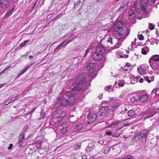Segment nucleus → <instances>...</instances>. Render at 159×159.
Listing matches in <instances>:
<instances>
[{"mask_svg":"<svg viewBox=\"0 0 159 159\" xmlns=\"http://www.w3.org/2000/svg\"><path fill=\"white\" fill-rule=\"evenodd\" d=\"M114 30L113 35L120 42H123L130 33V29L125 26L121 21L116 23Z\"/></svg>","mask_w":159,"mask_h":159,"instance_id":"nucleus-1","label":"nucleus"},{"mask_svg":"<svg viewBox=\"0 0 159 159\" xmlns=\"http://www.w3.org/2000/svg\"><path fill=\"white\" fill-rule=\"evenodd\" d=\"M75 98L73 94V91H69L66 94L61 95L58 98V101L55 104L57 107H60L67 105H73L75 103Z\"/></svg>","mask_w":159,"mask_h":159,"instance_id":"nucleus-2","label":"nucleus"},{"mask_svg":"<svg viewBox=\"0 0 159 159\" xmlns=\"http://www.w3.org/2000/svg\"><path fill=\"white\" fill-rule=\"evenodd\" d=\"M156 0H141L139 3V6L143 10L145 9V7L152 5L154 4Z\"/></svg>","mask_w":159,"mask_h":159,"instance_id":"nucleus-3","label":"nucleus"},{"mask_svg":"<svg viewBox=\"0 0 159 159\" xmlns=\"http://www.w3.org/2000/svg\"><path fill=\"white\" fill-rule=\"evenodd\" d=\"M96 64L91 63L86 66V70L89 71L88 75H91L96 70Z\"/></svg>","mask_w":159,"mask_h":159,"instance_id":"nucleus-4","label":"nucleus"},{"mask_svg":"<svg viewBox=\"0 0 159 159\" xmlns=\"http://www.w3.org/2000/svg\"><path fill=\"white\" fill-rule=\"evenodd\" d=\"M92 57L96 60H101L102 63L104 62L106 59V57H104L102 53H98L96 52L93 54Z\"/></svg>","mask_w":159,"mask_h":159,"instance_id":"nucleus-5","label":"nucleus"},{"mask_svg":"<svg viewBox=\"0 0 159 159\" xmlns=\"http://www.w3.org/2000/svg\"><path fill=\"white\" fill-rule=\"evenodd\" d=\"M86 82L85 77L84 75L81 74L78 76L75 82L77 85H82L84 84Z\"/></svg>","mask_w":159,"mask_h":159,"instance_id":"nucleus-6","label":"nucleus"},{"mask_svg":"<svg viewBox=\"0 0 159 159\" xmlns=\"http://www.w3.org/2000/svg\"><path fill=\"white\" fill-rule=\"evenodd\" d=\"M9 6L7 0H0V7L3 9H5L8 8Z\"/></svg>","mask_w":159,"mask_h":159,"instance_id":"nucleus-7","label":"nucleus"},{"mask_svg":"<svg viewBox=\"0 0 159 159\" xmlns=\"http://www.w3.org/2000/svg\"><path fill=\"white\" fill-rule=\"evenodd\" d=\"M88 89V86H85V88H84L83 89H82L81 86L77 85L75 87H74L73 88V90L70 91H73V94H74V91H77V92H80L82 93L84 91V90H86Z\"/></svg>","mask_w":159,"mask_h":159,"instance_id":"nucleus-8","label":"nucleus"},{"mask_svg":"<svg viewBox=\"0 0 159 159\" xmlns=\"http://www.w3.org/2000/svg\"><path fill=\"white\" fill-rule=\"evenodd\" d=\"M139 101L141 102H145L148 100V98L147 94H142V93H139Z\"/></svg>","mask_w":159,"mask_h":159,"instance_id":"nucleus-9","label":"nucleus"},{"mask_svg":"<svg viewBox=\"0 0 159 159\" xmlns=\"http://www.w3.org/2000/svg\"><path fill=\"white\" fill-rule=\"evenodd\" d=\"M108 112V108L107 107H101L99 111V114L102 116H104Z\"/></svg>","mask_w":159,"mask_h":159,"instance_id":"nucleus-10","label":"nucleus"},{"mask_svg":"<svg viewBox=\"0 0 159 159\" xmlns=\"http://www.w3.org/2000/svg\"><path fill=\"white\" fill-rule=\"evenodd\" d=\"M25 134L24 133H21L19 137V145L20 146H21L25 142Z\"/></svg>","mask_w":159,"mask_h":159,"instance_id":"nucleus-11","label":"nucleus"},{"mask_svg":"<svg viewBox=\"0 0 159 159\" xmlns=\"http://www.w3.org/2000/svg\"><path fill=\"white\" fill-rule=\"evenodd\" d=\"M97 114L93 113L92 115L89 114L87 116V118L90 122H93L96 119L97 116Z\"/></svg>","mask_w":159,"mask_h":159,"instance_id":"nucleus-12","label":"nucleus"},{"mask_svg":"<svg viewBox=\"0 0 159 159\" xmlns=\"http://www.w3.org/2000/svg\"><path fill=\"white\" fill-rule=\"evenodd\" d=\"M150 75L148 74V75H145L143 76L145 80L147 81L148 83L153 81L154 80V77L153 76H150Z\"/></svg>","mask_w":159,"mask_h":159,"instance_id":"nucleus-13","label":"nucleus"},{"mask_svg":"<svg viewBox=\"0 0 159 159\" xmlns=\"http://www.w3.org/2000/svg\"><path fill=\"white\" fill-rule=\"evenodd\" d=\"M66 114V112L65 110H60L57 112V118H62Z\"/></svg>","mask_w":159,"mask_h":159,"instance_id":"nucleus-14","label":"nucleus"},{"mask_svg":"<svg viewBox=\"0 0 159 159\" xmlns=\"http://www.w3.org/2000/svg\"><path fill=\"white\" fill-rule=\"evenodd\" d=\"M96 52L99 53L104 52H105L104 47L101 44H98L97 46Z\"/></svg>","mask_w":159,"mask_h":159,"instance_id":"nucleus-15","label":"nucleus"},{"mask_svg":"<svg viewBox=\"0 0 159 159\" xmlns=\"http://www.w3.org/2000/svg\"><path fill=\"white\" fill-rule=\"evenodd\" d=\"M151 60H152L153 62L158 61L159 60V55H155L152 56L150 58L149 62L150 65H151L152 62H151Z\"/></svg>","mask_w":159,"mask_h":159,"instance_id":"nucleus-16","label":"nucleus"},{"mask_svg":"<svg viewBox=\"0 0 159 159\" xmlns=\"http://www.w3.org/2000/svg\"><path fill=\"white\" fill-rule=\"evenodd\" d=\"M130 100L131 102H134L136 101H139V93H137L134 96L132 97Z\"/></svg>","mask_w":159,"mask_h":159,"instance_id":"nucleus-17","label":"nucleus"},{"mask_svg":"<svg viewBox=\"0 0 159 159\" xmlns=\"http://www.w3.org/2000/svg\"><path fill=\"white\" fill-rule=\"evenodd\" d=\"M67 125L66 124H64L62 125L60 127V129L62 131V133H65L67 130Z\"/></svg>","mask_w":159,"mask_h":159,"instance_id":"nucleus-18","label":"nucleus"},{"mask_svg":"<svg viewBox=\"0 0 159 159\" xmlns=\"http://www.w3.org/2000/svg\"><path fill=\"white\" fill-rule=\"evenodd\" d=\"M14 98H12V97H10L6 100L4 102V104L7 105L11 102L12 101L14 100Z\"/></svg>","mask_w":159,"mask_h":159,"instance_id":"nucleus-19","label":"nucleus"},{"mask_svg":"<svg viewBox=\"0 0 159 159\" xmlns=\"http://www.w3.org/2000/svg\"><path fill=\"white\" fill-rule=\"evenodd\" d=\"M119 122L118 121H115L112 122L111 124L107 126V128H110L111 127L115 128V125H118Z\"/></svg>","mask_w":159,"mask_h":159,"instance_id":"nucleus-20","label":"nucleus"},{"mask_svg":"<svg viewBox=\"0 0 159 159\" xmlns=\"http://www.w3.org/2000/svg\"><path fill=\"white\" fill-rule=\"evenodd\" d=\"M128 116H133L135 115V111L133 110H131L129 111L128 112Z\"/></svg>","mask_w":159,"mask_h":159,"instance_id":"nucleus-21","label":"nucleus"},{"mask_svg":"<svg viewBox=\"0 0 159 159\" xmlns=\"http://www.w3.org/2000/svg\"><path fill=\"white\" fill-rule=\"evenodd\" d=\"M144 135V138L147 139L148 137V135L149 134V131L148 130H144L142 131Z\"/></svg>","mask_w":159,"mask_h":159,"instance_id":"nucleus-22","label":"nucleus"},{"mask_svg":"<svg viewBox=\"0 0 159 159\" xmlns=\"http://www.w3.org/2000/svg\"><path fill=\"white\" fill-rule=\"evenodd\" d=\"M152 93H154L155 96L156 97H159V88L153 89L152 92Z\"/></svg>","mask_w":159,"mask_h":159,"instance_id":"nucleus-23","label":"nucleus"},{"mask_svg":"<svg viewBox=\"0 0 159 159\" xmlns=\"http://www.w3.org/2000/svg\"><path fill=\"white\" fill-rule=\"evenodd\" d=\"M31 64L30 65L27 66L26 68H25L22 71L21 73L20 74V75H22V74L25 73L26 71L29 69L31 67Z\"/></svg>","mask_w":159,"mask_h":159,"instance_id":"nucleus-24","label":"nucleus"},{"mask_svg":"<svg viewBox=\"0 0 159 159\" xmlns=\"http://www.w3.org/2000/svg\"><path fill=\"white\" fill-rule=\"evenodd\" d=\"M138 70L139 71V70L141 71L140 72V73L141 74H144V75H148V74H147V71L144 69L142 68H140L139 69V68H138Z\"/></svg>","mask_w":159,"mask_h":159,"instance_id":"nucleus-25","label":"nucleus"},{"mask_svg":"<svg viewBox=\"0 0 159 159\" xmlns=\"http://www.w3.org/2000/svg\"><path fill=\"white\" fill-rule=\"evenodd\" d=\"M152 63L151 65H153L154 66L157 67L155 68H157L158 67H159V60L158 61L152 62Z\"/></svg>","mask_w":159,"mask_h":159,"instance_id":"nucleus-26","label":"nucleus"},{"mask_svg":"<svg viewBox=\"0 0 159 159\" xmlns=\"http://www.w3.org/2000/svg\"><path fill=\"white\" fill-rule=\"evenodd\" d=\"M120 106V104H117L116 105H114L113 106L111 107L110 109L112 111H114L116 109H117Z\"/></svg>","mask_w":159,"mask_h":159,"instance_id":"nucleus-27","label":"nucleus"},{"mask_svg":"<svg viewBox=\"0 0 159 159\" xmlns=\"http://www.w3.org/2000/svg\"><path fill=\"white\" fill-rule=\"evenodd\" d=\"M92 48L90 46L85 51V55L84 56V57H85L90 52V51L92 50Z\"/></svg>","mask_w":159,"mask_h":159,"instance_id":"nucleus-28","label":"nucleus"},{"mask_svg":"<svg viewBox=\"0 0 159 159\" xmlns=\"http://www.w3.org/2000/svg\"><path fill=\"white\" fill-rule=\"evenodd\" d=\"M30 42V40H25L23 43H20V46L21 47H24L26 43H29Z\"/></svg>","mask_w":159,"mask_h":159,"instance_id":"nucleus-29","label":"nucleus"},{"mask_svg":"<svg viewBox=\"0 0 159 159\" xmlns=\"http://www.w3.org/2000/svg\"><path fill=\"white\" fill-rule=\"evenodd\" d=\"M139 139L138 137L136 135H135L132 139V141L134 143L136 141H138Z\"/></svg>","mask_w":159,"mask_h":159,"instance_id":"nucleus-30","label":"nucleus"},{"mask_svg":"<svg viewBox=\"0 0 159 159\" xmlns=\"http://www.w3.org/2000/svg\"><path fill=\"white\" fill-rule=\"evenodd\" d=\"M139 138V139H140L141 138H142L143 137H144V135L143 134V133L142 131L140 132L138 134L136 135Z\"/></svg>","mask_w":159,"mask_h":159,"instance_id":"nucleus-31","label":"nucleus"},{"mask_svg":"<svg viewBox=\"0 0 159 159\" xmlns=\"http://www.w3.org/2000/svg\"><path fill=\"white\" fill-rule=\"evenodd\" d=\"M63 47V46H61L59 45L54 50V51L56 52H58L61 48Z\"/></svg>","mask_w":159,"mask_h":159,"instance_id":"nucleus-32","label":"nucleus"},{"mask_svg":"<svg viewBox=\"0 0 159 159\" xmlns=\"http://www.w3.org/2000/svg\"><path fill=\"white\" fill-rule=\"evenodd\" d=\"M118 40L119 43H116L115 44V45L114 46V48H119L121 45L120 43L121 42H120Z\"/></svg>","mask_w":159,"mask_h":159,"instance_id":"nucleus-33","label":"nucleus"},{"mask_svg":"<svg viewBox=\"0 0 159 159\" xmlns=\"http://www.w3.org/2000/svg\"><path fill=\"white\" fill-rule=\"evenodd\" d=\"M107 41L109 43H110L111 44H113L112 38L111 37H109L108 38Z\"/></svg>","mask_w":159,"mask_h":159,"instance_id":"nucleus-34","label":"nucleus"},{"mask_svg":"<svg viewBox=\"0 0 159 159\" xmlns=\"http://www.w3.org/2000/svg\"><path fill=\"white\" fill-rule=\"evenodd\" d=\"M125 84V83L124 81H119L118 85L119 86L122 87Z\"/></svg>","mask_w":159,"mask_h":159,"instance_id":"nucleus-35","label":"nucleus"},{"mask_svg":"<svg viewBox=\"0 0 159 159\" xmlns=\"http://www.w3.org/2000/svg\"><path fill=\"white\" fill-rule=\"evenodd\" d=\"M81 1H78L76 3H75L74 5V7L77 8L78 6L80 4Z\"/></svg>","mask_w":159,"mask_h":159,"instance_id":"nucleus-36","label":"nucleus"},{"mask_svg":"<svg viewBox=\"0 0 159 159\" xmlns=\"http://www.w3.org/2000/svg\"><path fill=\"white\" fill-rule=\"evenodd\" d=\"M122 159H134V158L132 156L128 155L123 157Z\"/></svg>","mask_w":159,"mask_h":159,"instance_id":"nucleus-37","label":"nucleus"},{"mask_svg":"<svg viewBox=\"0 0 159 159\" xmlns=\"http://www.w3.org/2000/svg\"><path fill=\"white\" fill-rule=\"evenodd\" d=\"M138 36L139 38V39L140 40H143L144 39V37L142 34H138Z\"/></svg>","mask_w":159,"mask_h":159,"instance_id":"nucleus-38","label":"nucleus"},{"mask_svg":"<svg viewBox=\"0 0 159 159\" xmlns=\"http://www.w3.org/2000/svg\"><path fill=\"white\" fill-rule=\"evenodd\" d=\"M141 53L142 54L145 55L147 53L146 50L143 48L141 50Z\"/></svg>","mask_w":159,"mask_h":159,"instance_id":"nucleus-39","label":"nucleus"},{"mask_svg":"<svg viewBox=\"0 0 159 159\" xmlns=\"http://www.w3.org/2000/svg\"><path fill=\"white\" fill-rule=\"evenodd\" d=\"M80 147V144H77L75 145L74 146V148L75 149H77Z\"/></svg>","mask_w":159,"mask_h":159,"instance_id":"nucleus-40","label":"nucleus"},{"mask_svg":"<svg viewBox=\"0 0 159 159\" xmlns=\"http://www.w3.org/2000/svg\"><path fill=\"white\" fill-rule=\"evenodd\" d=\"M77 130L78 131H80L83 128V126L82 125H80L79 126L77 125Z\"/></svg>","mask_w":159,"mask_h":159,"instance_id":"nucleus-41","label":"nucleus"},{"mask_svg":"<svg viewBox=\"0 0 159 159\" xmlns=\"http://www.w3.org/2000/svg\"><path fill=\"white\" fill-rule=\"evenodd\" d=\"M150 26H149L150 30H153L154 28V26L151 23H150Z\"/></svg>","mask_w":159,"mask_h":159,"instance_id":"nucleus-42","label":"nucleus"},{"mask_svg":"<svg viewBox=\"0 0 159 159\" xmlns=\"http://www.w3.org/2000/svg\"><path fill=\"white\" fill-rule=\"evenodd\" d=\"M120 134L119 133L116 134L115 133L113 135H112V136L118 137L120 136Z\"/></svg>","mask_w":159,"mask_h":159,"instance_id":"nucleus-43","label":"nucleus"},{"mask_svg":"<svg viewBox=\"0 0 159 159\" xmlns=\"http://www.w3.org/2000/svg\"><path fill=\"white\" fill-rule=\"evenodd\" d=\"M106 134L107 136H110L112 135V134L111 131H108L106 132Z\"/></svg>","mask_w":159,"mask_h":159,"instance_id":"nucleus-44","label":"nucleus"},{"mask_svg":"<svg viewBox=\"0 0 159 159\" xmlns=\"http://www.w3.org/2000/svg\"><path fill=\"white\" fill-rule=\"evenodd\" d=\"M13 145L12 143H11L9 144V146L8 147V150L11 149L13 147Z\"/></svg>","mask_w":159,"mask_h":159,"instance_id":"nucleus-45","label":"nucleus"},{"mask_svg":"<svg viewBox=\"0 0 159 159\" xmlns=\"http://www.w3.org/2000/svg\"><path fill=\"white\" fill-rule=\"evenodd\" d=\"M153 115V113H150V114L147 117L148 118H150V117L152 116Z\"/></svg>","mask_w":159,"mask_h":159,"instance_id":"nucleus-46","label":"nucleus"},{"mask_svg":"<svg viewBox=\"0 0 159 159\" xmlns=\"http://www.w3.org/2000/svg\"><path fill=\"white\" fill-rule=\"evenodd\" d=\"M71 41V40H70V41L67 42L66 43H65L64 45L63 46V47H65L67 44L68 43H69Z\"/></svg>","mask_w":159,"mask_h":159,"instance_id":"nucleus-47","label":"nucleus"},{"mask_svg":"<svg viewBox=\"0 0 159 159\" xmlns=\"http://www.w3.org/2000/svg\"><path fill=\"white\" fill-rule=\"evenodd\" d=\"M124 125L125 126H127L129 125L130 124H129L128 122H126L125 123Z\"/></svg>","mask_w":159,"mask_h":159,"instance_id":"nucleus-48","label":"nucleus"},{"mask_svg":"<svg viewBox=\"0 0 159 159\" xmlns=\"http://www.w3.org/2000/svg\"><path fill=\"white\" fill-rule=\"evenodd\" d=\"M11 10H10V11L7 12L6 13V15L7 16L11 15Z\"/></svg>","mask_w":159,"mask_h":159,"instance_id":"nucleus-49","label":"nucleus"},{"mask_svg":"<svg viewBox=\"0 0 159 159\" xmlns=\"http://www.w3.org/2000/svg\"><path fill=\"white\" fill-rule=\"evenodd\" d=\"M10 66H9L5 68L4 70H3L4 71V72H5L7 69H8L10 68Z\"/></svg>","mask_w":159,"mask_h":159,"instance_id":"nucleus-50","label":"nucleus"},{"mask_svg":"<svg viewBox=\"0 0 159 159\" xmlns=\"http://www.w3.org/2000/svg\"><path fill=\"white\" fill-rule=\"evenodd\" d=\"M99 98L101 99H102V94H99V96H98Z\"/></svg>","mask_w":159,"mask_h":159,"instance_id":"nucleus-51","label":"nucleus"},{"mask_svg":"<svg viewBox=\"0 0 159 159\" xmlns=\"http://www.w3.org/2000/svg\"><path fill=\"white\" fill-rule=\"evenodd\" d=\"M143 78H140L139 80V82L141 83H142L143 82Z\"/></svg>","mask_w":159,"mask_h":159,"instance_id":"nucleus-52","label":"nucleus"},{"mask_svg":"<svg viewBox=\"0 0 159 159\" xmlns=\"http://www.w3.org/2000/svg\"><path fill=\"white\" fill-rule=\"evenodd\" d=\"M99 143L101 144L102 145L104 143V141H103L102 140H100V141L99 142Z\"/></svg>","mask_w":159,"mask_h":159,"instance_id":"nucleus-53","label":"nucleus"},{"mask_svg":"<svg viewBox=\"0 0 159 159\" xmlns=\"http://www.w3.org/2000/svg\"><path fill=\"white\" fill-rule=\"evenodd\" d=\"M29 54V52H26L25 54V55H23V57H25V56H28V55Z\"/></svg>","mask_w":159,"mask_h":159,"instance_id":"nucleus-54","label":"nucleus"},{"mask_svg":"<svg viewBox=\"0 0 159 159\" xmlns=\"http://www.w3.org/2000/svg\"><path fill=\"white\" fill-rule=\"evenodd\" d=\"M6 84L3 83L2 84H0V88H1L3 86L5 85Z\"/></svg>","mask_w":159,"mask_h":159,"instance_id":"nucleus-55","label":"nucleus"},{"mask_svg":"<svg viewBox=\"0 0 159 159\" xmlns=\"http://www.w3.org/2000/svg\"><path fill=\"white\" fill-rule=\"evenodd\" d=\"M65 41H64L63 42L61 43L59 45L61 46H63L62 45L65 43Z\"/></svg>","mask_w":159,"mask_h":159,"instance_id":"nucleus-56","label":"nucleus"},{"mask_svg":"<svg viewBox=\"0 0 159 159\" xmlns=\"http://www.w3.org/2000/svg\"><path fill=\"white\" fill-rule=\"evenodd\" d=\"M125 5L124 4H122L121 5V7L120 8H121L122 9H124V8Z\"/></svg>","mask_w":159,"mask_h":159,"instance_id":"nucleus-57","label":"nucleus"},{"mask_svg":"<svg viewBox=\"0 0 159 159\" xmlns=\"http://www.w3.org/2000/svg\"><path fill=\"white\" fill-rule=\"evenodd\" d=\"M29 58L30 59H32L33 58V57L31 55H30L29 57Z\"/></svg>","mask_w":159,"mask_h":159,"instance_id":"nucleus-58","label":"nucleus"},{"mask_svg":"<svg viewBox=\"0 0 159 159\" xmlns=\"http://www.w3.org/2000/svg\"><path fill=\"white\" fill-rule=\"evenodd\" d=\"M111 86H109L107 87V89H111Z\"/></svg>","mask_w":159,"mask_h":159,"instance_id":"nucleus-59","label":"nucleus"},{"mask_svg":"<svg viewBox=\"0 0 159 159\" xmlns=\"http://www.w3.org/2000/svg\"><path fill=\"white\" fill-rule=\"evenodd\" d=\"M3 72H4V71H3V70H2V71L1 72H0V75L1 74H2V73H3Z\"/></svg>","mask_w":159,"mask_h":159,"instance_id":"nucleus-60","label":"nucleus"},{"mask_svg":"<svg viewBox=\"0 0 159 159\" xmlns=\"http://www.w3.org/2000/svg\"><path fill=\"white\" fill-rule=\"evenodd\" d=\"M120 57L121 58L123 57V56L122 55H120Z\"/></svg>","mask_w":159,"mask_h":159,"instance_id":"nucleus-61","label":"nucleus"},{"mask_svg":"<svg viewBox=\"0 0 159 159\" xmlns=\"http://www.w3.org/2000/svg\"><path fill=\"white\" fill-rule=\"evenodd\" d=\"M14 7H13L11 10V11H12L14 9Z\"/></svg>","mask_w":159,"mask_h":159,"instance_id":"nucleus-62","label":"nucleus"},{"mask_svg":"<svg viewBox=\"0 0 159 159\" xmlns=\"http://www.w3.org/2000/svg\"><path fill=\"white\" fill-rule=\"evenodd\" d=\"M124 70H125V71H127V70H128V69H124Z\"/></svg>","mask_w":159,"mask_h":159,"instance_id":"nucleus-63","label":"nucleus"},{"mask_svg":"<svg viewBox=\"0 0 159 159\" xmlns=\"http://www.w3.org/2000/svg\"><path fill=\"white\" fill-rule=\"evenodd\" d=\"M136 40H137V39H136V38H135V39H134V41H136Z\"/></svg>","mask_w":159,"mask_h":159,"instance_id":"nucleus-64","label":"nucleus"}]
</instances>
